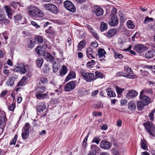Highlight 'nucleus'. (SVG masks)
<instances>
[{"label":"nucleus","mask_w":155,"mask_h":155,"mask_svg":"<svg viewBox=\"0 0 155 155\" xmlns=\"http://www.w3.org/2000/svg\"><path fill=\"white\" fill-rule=\"evenodd\" d=\"M80 73L84 79L87 82H91L96 79L94 74L84 70H81Z\"/></svg>","instance_id":"f257e3e1"},{"label":"nucleus","mask_w":155,"mask_h":155,"mask_svg":"<svg viewBox=\"0 0 155 155\" xmlns=\"http://www.w3.org/2000/svg\"><path fill=\"white\" fill-rule=\"evenodd\" d=\"M27 10L29 15L34 17H42L44 15L40 9L31 6H28Z\"/></svg>","instance_id":"f03ea898"},{"label":"nucleus","mask_w":155,"mask_h":155,"mask_svg":"<svg viewBox=\"0 0 155 155\" xmlns=\"http://www.w3.org/2000/svg\"><path fill=\"white\" fill-rule=\"evenodd\" d=\"M147 132L152 136L151 138H153L155 137V127L153 124L150 121H147L143 124Z\"/></svg>","instance_id":"7ed1b4c3"},{"label":"nucleus","mask_w":155,"mask_h":155,"mask_svg":"<svg viewBox=\"0 0 155 155\" xmlns=\"http://www.w3.org/2000/svg\"><path fill=\"white\" fill-rule=\"evenodd\" d=\"M29 67L28 65H25L22 64H18L15 68V71H20L23 74H25L28 70Z\"/></svg>","instance_id":"20e7f679"},{"label":"nucleus","mask_w":155,"mask_h":155,"mask_svg":"<svg viewBox=\"0 0 155 155\" xmlns=\"http://www.w3.org/2000/svg\"><path fill=\"white\" fill-rule=\"evenodd\" d=\"M30 126L28 123H26L25 126L23 128V132L21 136L22 138L26 139L27 138L29 134V129Z\"/></svg>","instance_id":"39448f33"},{"label":"nucleus","mask_w":155,"mask_h":155,"mask_svg":"<svg viewBox=\"0 0 155 155\" xmlns=\"http://www.w3.org/2000/svg\"><path fill=\"white\" fill-rule=\"evenodd\" d=\"M64 5L65 7L70 11L73 12H75V7L71 1H65L64 2Z\"/></svg>","instance_id":"423d86ee"},{"label":"nucleus","mask_w":155,"mask_h":155,"mask_svg":"<svg viewBox=\"0 0 155 155\" xmlns=\"http://www.w3.org/2000/svg\"><path fill=\"white\" fill-rule=\"evenodd\" d=\"M140 99L145 105H147L149 104L152 102L150 98L148 96L140 94Z\"/></svg>","instance_id":"0eeeda50"},{"label":"nucleus","mask_w":155,"mask_h":155,"mask_svg":"<svg viewBox=\"0 0 155 155\" xmlns=\"http://www.w3.org/2000/svg\"><path fill=\"white\" fill-rule=\"evenodd\" d=\"M44 7L53 13L56 14L58 12L57 8L53 4H45L44 5Z\"/></svg>","instance_id":"6e6552de"},{"label":"nucleus","mask_w":155,"mask_h":155,"mask_svg":"<svg viewBox=\"0 0 155 155\" xmlns=\"http://www.w3.org/2000/svg\"><path fill=\"white\" fill-rule=\"evenodd\" d=\"M117 33V30L116 29H111L109 30L104 35L108 38H110L115 35Z\"/></svg>","instance_id":"1a4fd4ad"},{"label":"nucleus","mask_w":155,"mask_h":155,"mask_svg":"<svg viewBox=\"0 0 155 155\" xmlns=\"http://www.w3.org/2000/svg\"><path fill=\"white\" fill-rule=\"evenodd\" d=\"M111 145L108 142L104 140H102L100 143V147L105 149H108L111 147Z\"/></svg>","instance_id":"9d476101"},{"label":"nucleus","mask_w":155,"mask_h":155,"mask_svg":"<svg viewBox=\"0 0 155 155\" xmlns=\"http://www.w3.org/2000/svg\"><path fill=\"white\" fill-rule=\"evenodd\" d=\"M118 23V20L115 15H112L109 24L110 26H115Z\"/></svg>","instance_id":"9b49d317"},{"label":"nucleus","mask_w":155,"mask_h":155,"mask_svg":"<svg viewBox=\"0 0 155 155\" xmlns=\"http://www.w3.org/2000/svg\"><path fill=\"white\" fill-rule=\"evenodd\" d=\"M75 87V83L74 81H70L67 83L65 87V90L67 91H70L74 89Z\"/></svg>","instance_id":"f8f14e48"},{"label":"nucleus","mask_w":155,"mask_h":155,"mask_svg":"<svg viewBox=\"0 0 155 155\" xmlns=\"http://www.w3.org/2000/svg\"><path fill=\"white\" fill-rule=\"evenodd\" d=\"M148 49V48L144 46V45H136V51L138 53H142L146 51Z\"/></svg>","instance_id":"ddd939ff"},{"label":"nucleus","mask_w":155,"mask_h":155,"mask_svg":"<svg viewBox=\"0 0 155 155\" xmlns=\"http://www.w3.org/2000/svg\"><path fill=\"white\" fill-rule=\"evenodd\" d=\"M4 8L5 10L8 18L11 19L12 13L10 7L8 5H5L4 7Z\"/></svg>","instance_id":"4468645a"},{"label":"nucleus","mask_w":155,"mask_h":155,"mask_svg":"<svg viewBox=\"0 0 155 155\" xmlns=\"http://www.w3.org/2000/svg\"><path fill=\"white\" fill-rule=\"evenodd\" d=\"M155 56V50L151 49L147 52L145 54V57L147 58L150 59Z\"/></svg>","instance_id":"2eb2a0df"},{"label":"nucleus","mask_w":155,"mask_h":155,"mask_svg":"<svg viewBox=\"0 0 155 155\" xmlns=\"http://www.w3.org/2000/svg\"><path fill=\"white\" fill-rule=\"evenodd\" d=\"M44 56L45 59L47 61L51 62L53 63L54 62V61H56L55 60H54V57L47 52L45 53Z\"/></svg>","instance_id":"dca6fc26"},{"label":"nucleus","mask_w":155,"mask_h":155,"mask_svg":"<svg viewBox=\"0 0 155 155\" xmlns=\"http://www.w3.org/2000/svg\"><path fill=\"white\" fill-rule=\"evenodd\" d=\"M135 91L134 90L129 91L126 95V97L128 99L132 98L135 97Z\"/></svg>","instance_id":"f3484780"},{"label":"nucleus","mask_w":155,"mask_h":155,"mask_svg":"<svg viewBox=\"0 0 155 155\" xmlns=\"http://www.w3.org/2000/svg\"><path fill=\"white\" fill-rule=\"evenodd\" d=\"M94 10L96 15L97 17L102 15L103 14V10L100 7L95 8Z\"/></svg>","instance_id":"a211bd4d"},{"label":"nucleus","mask_w":155,"mask_h":155,"mask_svg":"<svg viewBox=\"0 0 155 155\" xmlns=\"http://www.w3.org/2000/svg\"><path fill=\"white\" fill-rule=\"evenodd\" d=\"M44 49L42 47L39 46L36 48V51L38 54L44 55L45 53L46 52L44 51Z\"/></svg>","instance_id":"6ab92c4d"},{"label":"nucleus","mask_w":155,"mask_h":155,"mask_svg":"<svg viewBox=\"0 0 155 155\" xmlns=\"http://www.w3.org/2000/svg\"><path fill=\"white\" fill-rule=\"evenodd\" d=\"M117 76H122L124 77H127L128 78L130 79H134L135 78V75H128L127 74L122 72H118L117 73Z\"/></svg>","instance_id":"aec40b11"},{"label":"nucleus","mask_w":155,"mask_h":155,"mask_svg":"<svg viewBox=\"0 0 155 155\" xmlns=\"http://www.w3.org/2000/svg\"><path fill=\"white\" fill-rule=\"evenodd\" d=\"M93 50L91 48H87V55L88 58H94V57L93 55Z\"/></svg>","instance_id":"412c9836"},{"label":"nucleus","mask_w":155,"mask_h":155,"mask_svg":"<svg viewBox=\"0 0 155 155\" xmlns=\"http://www.w3.org/2000/svg\"><path fill=\"white\" fill-rule=\"evenodd\" d=\"M153 93V91L152 88L147 89L146 88L140 92V94L145 95Z\"/></svg>","instance_id":"4be33fe9"},{"label":"nucleus","mask_w":155,"mask_h":155,"mask_svg":"<svg viewBox=\"0 0 155 155\" xmlns=\"http://www.w3.org/2000/svg\"><path fill=\"white\" fill-rule=\"evenodd\" d=\"M17 78L16 76H13L11 77L7 83V84L8 85L11 86L14 84V81Z\"/></svg>","instance_id":"5701e85b"},{"label":"nucleus","mask_w":155,"mask_h":155,"mask_svg":"<svg viewBox=\"0 0 155 155\" xmlns=\"http://www.w3.org/2000/svg\"><path fill=\"white\" fill-rule=\"evenodd\" d=\"M75 74L73 71H71L68 74L66 78V81H67L71 79L75 78Z\"/></svg>","instance_id":"b1692460"},{"label":"nucleus","mask_w":155,"mask_h":155,"mask_svg":"<svg viewBox=\"0 0 155 155\" xmlns=\"http://www.w3.org/2000/svg\"><path fill=\"white\" fill-rule=\"evenodd\" d=\"M52 64L53 71L54 72H56L60 68L59 64L57 63L56 61H54Z\"/></svg>","instance_id":"393cba45"},{"label":"nucleus","mask_w":155,"mask_h":155,"mask_svg":"<svg viewBox=\"0 0 155 155\" xmlns=\"http://www.w3.org/2000/svg\"><path fill=\"white\" fill-rule=\"evenodd\" d=\"M107 28V23H104V22H101L100 26V30L101 31L106 30Z\"/></svg>","instance_id":"a878e982"},{"label":"nucleus","mask_w":155,"mask_h":155,"mask_svg":"<svg viewBox=\"0 0 155 155\" xmlns=\"http://www.w3.org/2000/svg\"><path fill=\"white\" fill-rule=\"evenodd\" d=\"M106 91L108 96L113 97L116 96V94L114 91H112L110 88H107L106 89Z\"/></svg>","instance_id":"bb28decb"},{"label":"nucleus","mask_w":155,"mask_h":155,"mask_svg":"<svg viewBox=\"0 0 155 155\" xmlns=\"http://www.w3.org/2000/svg\"><path fill=\"white\" fill-rule=\"evenodd\" d=\"M27 78L26 77H23L21 81L18 84L17 86H22L26 84V83Z\"/></svg>","instance_id":"cd10ccee"},{"label":"nucleus","mask_w":155,"mask_h":155,"mask_svg":"<svg viewBox=\"0 0 155 155\" xmlns=\"http://www.w3.org/2000/svg\"><path fill=\"white\" fill-rule=\"evenodd\" d=\"M37 98L39 99H41L45 98L47 96L46 94H42L40 92H38L36 94Z\"/></svg>","instance_id":"c85d7f7f"},{"label":"nucleus","mask_w":155,"mask_h":155,"mask_svg":"<svg viewBox=\"0 0 155 155\" xmlns=\"http://www.w3.org/2000/svg\"><path fill=\"white\" fill-rule=\"evenodd\" d=\"M68 70L67 68L65 66L63 65L62 66L61 70L60 71V74L62 76H63L67 73Z\"/></svg>","instance_id":"c756f323"},{"label":"nucleus","mask_w":155,"mask_h":155,"mask_svg":"<svg viewBox=\"0 0 155 155\" xmlns=\"http://www.w3.org/2000/svg\"><path fill=\"white\" fill-rule=\"evenodd\" d=\"M128 108L132 111L135 110L136 109L135 102L133 101H130L128 105Z\"/></svg>","instance_id":"7c9ffc66"},{"label":"nucleus","mask_w":155,"mask_h":155,"mask_svg":"<svg viewBox=\"0 0 155 155\" xmlns=\"http://www.w3.org/2000/svg\"><path fill=\"white\" fill-rule=\"evenodd\" d=\"M137 105L138 109L140 111L143 109L145 106H147L143 104V103L141 101L138 102Z\"/></svg>","instance_id":"2f4dec72"},{"label":"nucleus","mask_w":155,"mask_h":155,"mask_svg":"<svg viewBox=\"0 0 155 155\" xmlns=\"http://www.w3.org/2000/svg\"><path fill=\"white\" fill-rule=\"evenodd\" d=\"M46 106L43 104H41L37 106V109L39 112H42L45 108Z\"/></svg>","instance_id":"473e14b6"},{"label":"nucleus","mask_w":155,"mask_h":155,"mask_svg":"<svg viewBox=\"0 0 155 155\" xmlns=\"http://www.w3.org/2000/svg\"><path fill=\"white\" fill-rule=\"evenodd\" d=\"M46 32L48 34H51L53 35H54L56 34V32L55 30L52 29V27L50 26L46 30Z\"/></svg>","instance_id":"72a5a7b5"},{"label":"nucleus","mask_w":155,"mask_h":155,"mask_svg":"<svg viewBox=\"0 0 155 155\" xmlns=\"http://www.w3.org/2000/svg\"><path fill=\"white\" fill-rule=\"evenodd\" d=\"M98 55L100 58L103 57H105V54H106V52L104 49L101 48L98 49Z\"/></svg>","instance_id":"f704fd0d"},{"label":"nucleus","mask_w":155,"mask_h":155,"mask_svg":"<svg viewBox=\"0 0 155 155\" xmlns=\"http://www.w3.org/2000/svg\"><path fill=\"white\" fill-rule=\"evenodd\" d=\"M91 149L92 152L94 151L95 152H99L100 151V149L96 145H92L91 146Z\"/></svg>","instance_id":"c9c22d12"},{"label":"nucleus","mask_w":155,"mask_h":155,"mask_svg":"<svg viewBox=\"0 0 155 155\" xmlns=\"http://www.w3.org/2000/svg\"><path fill=\"white\" fill-rule=\"evenodd\" d=\"M35 42L36 44L42 43L43 42V39L41 36H37L34 39Z\"/></svg>","instance_id":"e433bc0d"},{"label":"nucleus","mask_w":155,"mask_h":155,"mask_svg":"<svg viewBox=\"0 0 155 155\" xmlns=\"http://www.w3.org/2000/svg\"><path fill=\"white\" fill-rule=\"evenodd\" d=\"M43 60L42 58H38L36 60V63L38 67L41 68L43 63Z\"/></svg>","instance_id":"4c0bfd02"},{"label":"nucleus","mask_w":155,"mask_h":155,"mask_svg":"<svg viewBox=\"0 0 155 155\" xmlns=\"http://www.w3.org/2000/svg\"><path fill=\"white\" fill-rule=\"evenodd\" d=\"M153 19L152 18H149L148 16L146 17L143 21V23L145 24H148L150 22L153 21Z\"/></svg>","instance_id":"58836bf2"},{"label":"nucleus","mask_w":155,"mask_h":155,"mask_svg":"<svg viewBox=\"0 0 155 155\" xmlns=\"http://www.w3.org/2000/svg\"><path fill=\"white\" fill-rule=\"evenodd\" d=\"M127 26L130 28L134 29L135 28V25L133 24V23L131 20L128 21L127 22Z\"/></svg>","instance_id":"ea45409f"},{"label":"nucleus","mask_w":155,"mask_h":155,"mask_svg":"<svg viewBox=\"0 0 155 155\" xmlns=\"http://www.w3.org/2000/svg\"><path fill=\"white\" fill-rule=\"evenodd\" d=\"M5 15L4 12L2 10H0V21H2L5 18Z\"/></svg>","instance_id":"a19ab883"},{"label":"nucleus","mask_w":155,"mask_h":155,"mask_svg":"<svg viewBox=\"0 0 155 155\" xmlns=\"http://www.w3.org/2000/svg\"><path fill=\"white\" fill-rule=\"evenodd\" d=\"M86 42L85 41H81L78 44V49H82L85 46Z\"/></svg>","instance_id":"79ce46f5"},{"label":"nucleus","mask_w":155,"mask_h":155,"mask_svg":"<svg viewBox=\"0 0 155 155\" xmlns=\"http://www.w3.org/2000/svg\"><path fill=\"white\" fill-rule=\"evenodd\" d=\"M114 55L115 58L116 59L119 58L121 59L123 58V55L120 54H119L116 51L114 52Z\"/></svg>","instance_id":"37998d69"},{"label":"nucleus","mask_w":155,"mask_h":155,"mask_svg":"<svg viewBox=\"0 0 155 155\" xmlns=\"http://www.w3.org/2000/svg\"><path fill=\"white\" fill-rule=\"evenodd\" d=\"M116 89L117 94H121L123 91L124 90V89L121 88L117 86L116 87Z\"/></svg>","instance_id":"c03bdc74"},{"label":"nucleus","mask_w":155,"mask_h":155,"mask_svg":"<svg viewBox=\"0 0 155 155\" xmlns=\"http://www.w3.org/2000/svg\"><path fill=\"white\" fill-rule=\"evenodd\" d=\"M100 140L101 139L99 137H95L92 140V142L95 143L97 144H98Z\"/></svg>","instance_id":"a18cd8bd"},{"label":"nucleus","mask_w":155,"mask_h":155,"mask_svg":"<svg viewBox=\"0 0 155 155\" xmlns=\"http://www.w3.org/2000/svg\"><path fill=\"white\" fill-rule=\"evenodd\" d=\"M95 73L96 77H97L101 78L103 77L104 75L101 72L96 71L95 72Z\"/></svg>","instance_id":"49530a36"},{"label":"nucleus","mask_w":155,"mask_h":155,"mask_svg":"<svg viewBox=\"0 0 155 155\" xmlns=\"http://www.w3.org/2000/svg\"><path fill=\"white\" fill-rule=\"evenodd\" d=\"M141 147L144 150L147 149V147L146 146L144 142L142 141L141 142Z\"/></svg>","instance_id":"de8ad7c7"},{"label":"nucleus","mask_w":155,"mask_h":155,"mask_svg":"<svg viewBox=\"0 0 155 155\" xmlns=\"http://www.w3.org/2000/svg\"><path fill=\"white\" fill-rule=\"evenodd\" d=\"M95 63V61L94 60H92L91 61H89L87 63V66L90 67L93 65Z\"/></svg>","instance_id":"09e8293b"},{"label":"nucleus","mask_w":155,"mask_h":155,"mask_svg":"<svg viewBox=\"0 0 155 155\" xmlns=\"http://www.w3.org/2000/svg\"><path fill=\"white\" fill-rule=\"evenodd\" d=\"M154 113L151 111L149 114V118L151 121H154Z\"/></svg>","instance_id":"8fccbe9b"},{"label":"nucleus","mask_w":155,"mask_h":155,"mask_svg":"<svg viewBox=\"0 0 155 155\" xmlns=\"http://www.w3.org/2000/svg\"><path fill=\"white\" fill-rule=\"evenodd\" d=\"M22 18V17L19 14H17L14 16V19L15 20H20Z\"/></svg>","instance_id":"3c124183"},{"label":"nucleus","mask_w":155,"mask_h":155,"mask_svg":"<svg viewBox=\"0 0 155 155\" xmlns=\"http://www.w3.org/2000/svg\"><path fill=\"white\" fill-rule=\"evenodd\" d=\"M31 24L34 26L36 27V28H38L40 27V26L38 25L36 22V20L35 21H31Z\"/></svg>","instance_id":"603ef678"},{"label":"nucleus","mask_w":155,"mask_h":155,"mask_svg":"<svg viewBox=\"0 0 155 155\" xmlns=\"http://www.w3.org/2000/svg\"><path fill=\"white\" fill-rule=\"evenodd\" d=\"M7 66H5L4 67V70H3V72L5 74L8 75L9 73V70L7 69Z\"/></svg>","instance_id":"864d4df0"},{"label":"nucleus","mask_w":155,"mask_h":155,"mask_svg":"<svg viewBox=\"0 0 155 155\" xmlns=\"http://www.w3.org/2000/svg\"><path fill=\"white\" fill-rule=\"evenodd\" d=\"M35 44L36 43L35 42V40L34 41L31 40L29 43L28 46L29 47L32 48L34 47Z\"/></svg>","instance_id":"5fc2aeb1"},{"label":"nucleus","mask_w":155,"mask_h":155,"mask_svg":"<svg viewBox=\"0 0 155 155\" xmlns=\"http://www.w3.org/2000/svg\"><path fill=\"white\" fill-rule=\"evenodd\" d=\"M15 104H12L11 105H10L9 107V109L11 111L14 110L15 108Z\"/></svg>","instance_id":"6e6d98bb"},{"label":"nucleus","mask_w":155,"mask_h":155,"mask_svg":"<svg viewBox=\"0 0 155 155\" xmlns=\"http://www.w3.org/2000/svg\"><path fill=\"white\" fill-rule=\"evenodd\" d=\"M140 71L142 72L141 73V74L142 76H147L149 74V72L147 71H143L142 70H140Z\"/></svg>","instance_id":"4d7b16f0"},{"label":"nucleus","mask_w":155,"mask_h":155,"mask_svg":"<svg viewBox=\"0 0 155 155\" xmlns=\"http://www.w3.org/2000/svg\"><path fill=\"white\" fill-rule=\"evenodd\" d=\"M131 48V46H129V47L127 49H126L125 50L126 51H130V53L132 54H135V52L133 51H132V50H130Z\"/></svg>","instance_id":"13d9d810"},{"label":"nucleus","mask_w":155,"mask_h":155,"mask_svg":"<svg viewBox=\"0 0 155 155\" xmlns=\"http://www.w3.org/2000/svg\"><path fill=\"white\" fill-rule=\"evenodd\" d=\"M98 46V44L96 42H93L91 45V46L94 48H96Z\"/></svg>","instance_id":"bf43d9fd"},{"label":"nucleus","mask_w":155,"mask_h":155,"mask_svg":"<svg viewBox=\"0 0 155 155\" xmlns=\"http://www.w3.org/2000/svg\"><path fill=\"white\" fill-rule=\"evenodd\" d=\"M40 80L42 83H45L47 82V79L45 78H41Z\"/></svg>","instance_id":"052dcab7"},{"label":"nucleus","mask_w":155,"mask_h":155,"mask_svg":"<svg viewBox=\"0 0 155 155\" xmlns=\"http://www.w3.org/2000/svg\"><path fill=\"white\" fill-rule=\"evenodd\" d=\"M17 137L18 136L17 135H15V137L14 138V139H13V140L12 141L11 143V144H13L14 145H15V143L17 139Z\"/></svg>","instance_id":"680f3d73"},{"label":"nucleus","mask_w":155,"mask_h":155,"mask_svg":"<svg viewBox=\"0 0 155 155\" xmlns=\"http://www.w3.org/2000/svg\"><path fill=\"white\" fill-rule=\"evenodd\" d=\"M76 3L78 4H82L86 2L87 0H74Z\"/></svg>","instance_id":"e2e57ef3"},{"label":"nucleus","mask_w":155,"mask_h":155,"mask_svg":"<svg viewBox=\"0 0 155 155\" xmlns=\"http://www.w3.org/2000/svg\"><path fill=\"white\" fill-rule=\"evenodd\" d=\"M127 101L125 99H121L120 101V104L122 106H124L126 104Z\"/></svg>","instance_id":"0e129e2a"},{"label":"nucleus","mask_w":155,"mask_h":155,"mask_svg":"<svg viewBox=\"0 0 155 155\" xmlns=\"http://www.w3.org/2000/svg\"><path fill=\"white\" fill-rule=\"evenodd\" d=\"M126 71L128 73L127 75H131V74H132L133 72L131 71L130 68H127L126 69Z\"/></svg>","instance_id":"69168bd1"},{"label":"nucleus","mask_w":155,"mask_h":155,"mask_svg":"<svg viewBox=\"0 0 155 155\" xmlns=\"http://www.w3.org/2000/svg\"><path fill=\"white\" fill-rule=\"evenodd\" d=\"M45 87L44 86H42L40 88L39 91L38 92H40L41 93H43L45 91Z\"/></svg>","instance_id":"338daca9"},{"label":"nucleus","mask_w":155,"mask_h":155,"mask_svg":"<svg viewBox=\"0 0 155 155\" xmlns=\"http://www.w3.org/2000/svg\"><path fill=\"white\" fill-rule=\"evenodd\" d=\"M122 121L120 119L117 120V125L118 127L121 126L122 124Z\"/></svg>","instance_id":"774afa93"}]
</instances>
